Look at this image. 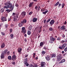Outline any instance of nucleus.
I'll use <instances>...</instances> for the list:
<instances>
[{
  "label": "nucleus",
  "mask_w": 67,
  "mask_h": 67,
  "mask_svg": "<svg viewBox=\"0 0 67 67\" xmlns=\"http://www.w3.org/2000/svg\"><path fill=\"white\" fill-rule=\"evenodd\" d=\"M19 13H17L16 14V15L14 16V18L13 20L15 22L17 21V19L18 18V16H19Z\"/></svg>",
  "instance_id": "1"
},
{
  "label": "nucleus",
  "mask_w": 67,
  "mask_h": 67,
  "mask_svg": "<svg viewBox=\"0 0 67 67\" xmlns=\"http://www.w3.org/2000/svg\"><path fill=\"white\" fill-rule=\"evenodd\" d=\"M25 60V62H24V64H26V66H29V63H27V58H25L24 59Z\"/></svg>",
  "instance_id": "2"
},
{
  "label": "nucleus",
  "mask_w": 67,
  "mask_h": 67,
  "mask_svg": "<svg viewBox=\"0 0 67 67\" xmlns=\"http://www.w3.org/2000/svg\"><path fill=\"white\" fill-rule=\"evenodd\" d=\"M26 11H23L21 12V15L24 18L26 15Z\"/></svg>",
  "instance_id": "3"
},
{
  "label": "nucleus",
  "mask_w": 67,
  "mask_h": 67,
  "mask_svg": "<svg viewBox=\"0 0 67 67\" xmlns=\"http://www.w3.org/2000/svg\"><path fill=\"white\" fill-rule=\"evenodd\" d=\"M1 20L2 21V22H4L6 21H7V18L4 17H1Z\"/></svg>",
  "instance_id": "4"
},
{
  "label": "nucleus",
  "mask_w": 67,
  "mask_h": 67,
  "mask_svg": "<svg viewBox=\"0 0 67 67\" xmlns=\"http://www.w3.org/2000/svg\"><path fill=\"white\" fill-rule=\"evenodd\" d=\"M55 23V21L54 20H52L51 21L49 22V24L51 25H53V24H54Z\"/></svg>",
  "instance_id": "5"
},
{
  "label": "nucleus",
  "mask_w": 67,
  "mask_h": 67,
  "mask_svg": "<svg viewBox=\"0 0 67 67\" xmlns=\"http://www.w3.org/2000/svg\"><path fill=\"white\" fill-rule=\"evenodd\" d=\"M46 59L47 60H50L51 59V58H50V57L49 55H47L45 56Z\"/></svg>",
  "instance_id": "6"
},
{
  "label": "nucleus",
  "mask_w": 67,
  "mask_h": 67,
  "mask_svg": "<svg viewBox=\"0 0 67 67\" xmlns=\"http://www.w3.org/2000/svg\"><path fill=\"white\" fill-rule=\"evenodd\" d=\"M21 30H22V32L23 33V34H25L26 31L25 30V27H22L21 28Z\"/></svg>",
  "instance_id": "7"
},
{
  "label": "nucleus",
  "mask_w": 67,
  "mask_h": 67,
  "mask_svg": "<svg viewBox=\"0 0 67 67\" xmlns=\"http://www.w3.org/2000/svg\"><path fill=\"white\" fill-rule=\"evenodd\" d=\"M46 64V63H45V62H42L41 63V67H43L44 66H45V65Z\"/></svg>",
  "instance_id": "8"
},
{
  "label": "nucleus",
  "mask_w": 67,
  "mask_h": 67,
  "mask_svg": "<svg viewBox=\"0 0 67 67\" xmlns=\"http://www.w3.org/2000/svg\"><path fill=\"white\" fill-rule=\"evenodd\" d=\"M15 59H16V55L15 54H14L12 56V60H15Z\"/></svg>",
  "instance_id": "9"
},
{
  "label": "nucleus",
  "mask_w": 67,
  "mask_h": 67,
  "mask_svg": "<svg viewBox=\"0 0 67 67\" xmlns=\"http://www.w3.org/2000/svg\"><path fill=\"white\" fill-rule=\"evenodd\" d=\"M11 8V10L13 9V7H12V4H9V8Z\"/></svg>",
  "instance_id": "10"
},
{
  "label": "nucleus",
  "mask_w": 67,
  "mask_h": 67,
  "mask_svg": "<svg viewBox=\"0 0 67 67\" xmlns=\"http://www.w3.org/2000/svg\"><path fill=\"white\" fill-rule=\"evenodd\" d=\"M22 50V48L21 47H20L18 48V52L19 53H20L21 52V51Z\"/></svg>",
  "instance_id": "11"
},
{
  "label": "nucleus",
  "mask_w": 67,
  "mask_h": 67,
  "mask_svg": "<svg viewBox=\"0 0 67 67\" xmlns=\"http://www.w3.org/2000/svg\"><path fill=\"white\" fill-rule=\"evenodd\" d=\"M60 29L61 30H65L66 29V27L65 25H63L62 26L61 28Z\"/></svg>",
  "instance_id": "12"
},
{
  "label": "nucleus",
  "mask_w": 67,
  "mask_h": 67,
  "mask_svg": "<svg viewBox=\"0 0 67 67\" xmlns=\"http://www.w3.org/2000/svg\"><path fill=\"white\" fill-rule=\"evenodd\" d=\"M55 38H54L53 37H50V41L52 42H54Z\"/></svg>",
  "instance_id": "13"
},
{
  "label": "nucleus",
  "mask_w": 67,
  "mask_h": 67,
  "mask_svg": "<svg viewBox=\"0 0 67 67\" xmlns=\"http://www.w3.org/2000/svg\"><path fill=\"white\" fill-rule=\"evenodd\" d=\"M23 24L21 21V22L19 23V24L18 26H19V27H21V26H23Z\"/></svg>",
  "instance_id": "14"
},
{
  "label": "nucleus",
  "mask_w": 67,
  "mask_h": 67,
  "mask_svg": "<svg viewBox=\"0 0 67 67\" xmlns=\"http://www.w3.org/2000/svg\"><path fill=\"white\" fill-rule=\"evenodd\" d=\"M33 3H34V2H32L31 3H30V4L29 5V8H31L33 5Z\"/></svg>",
  "instance_id": "15"
},
{
  "label": "nucleus",
  "mask_w": 67,
  "mask_h": 67,
  "mask_svg": "<svg viewBox=\"0 0 67 67\" xmlns=\"http://www.w3.org/2000/svg\"><path fill=\"white\" fill-rule=\"evenodd\" d=\"M21 22L23 24H24V23H26V22H27V20H26V19H25L23 20V21H21Z\"/></svg>",
  "instance_id": "16"
},
{
  "label": "nucleus",
  "mask_w": 67,
  "mask_h": 67,
  "mask_svg": "<svg viewBox=\"0 0 67 67\" xmlns=\"http://www.w3.org/2000/svg\"><path fill=\"white\" fill-rule=\"evenodd\" d=\"M45 43L44 42V41L43 42H41L40 43V46H41V47L43 46L44 45V44Z\"/></svg>",
  "instance_id": "17"
},
{
  "label": "nucleus",
  "mask_w": 67,
  "mask_h": 67,
  "mask_svg": "<svg viewBox=\"0 0 67 67\" xmlns=\"http://www.w3.org/2000/svg\"><path fill=\"white\" fill-rule=\"evenodd\" d=\"M37 20V18H34L32 20L33 22L34 23L36 22V21Z\"/></svg>",
  "instance_id": "18"
},
{
  "label": "nucleus",
  "mask_w": 67,
  "mask_h": 67,
  "mask_svg": "<svg viewBox=\"0 0 67 67\" xmlns=\"http://www.w3.org/2000/svg\"><path fill=\"white\" fill-rule=\"evenodd\" d=\"M66 46H67V44L65 43L62 46V49L63 48L64 49Z\"/></svg>",
  "instance_id": "19"
},
{
  "label": "nucleus",
  "mask_w": 67,
  "mask_h": 67,
  "mask_svg": "<svg viewBox=\"0 0 67 67\" xmlns=\"http://www.w3.org/2000/svg\"><path fill=\"white\" fill-rule=\"evenodd\" d=\"M60 60H62V58L60 57V56L59 55L58 57L57 60H59V61Z\"/></svg>",
  "instance_id": "20"
},
{
  "label": "nucleus",
  "mask_w": 67,
  "mask_h": 67,
  "mask_svg": "<svg viewBox=\"0 0 67 67\" xmlns=\"http://www.w3.org/2000/svg\"><path fill=\"white\" fill-rule=\"evenodd\" d=\"M5 46V44L4 43H3V44L1 45V48H4V46Z\"/></svg>",
  "instance_id": "21"
},
{
  "label": "nucleus",
  "mask_w": 67,
  "mask_h": 67,
  "mask_svg": "<svg viewBox=\"0 0 67 67\" xmlns=\"http://www.w3.org/2000/svg\"><path fill=\"white\" fill-rule=\"evenodd\" d=\"M1 57V59H3V58L4 57V54L2 53Z\"/></svg>",
  "instance_id": "22"
},
{
  "label": "nucleus",
  "mask_w": 67,
  "mask_h": 67,
  "mask_svg": "<svg viewBox=\"0 0 67 67\" xmlns=\"http://www.w3.org/2000/svg\"><path fill=\"white\" fill-rule=\"evenodd\" d=\"M29 31H32V26L31 25H30L29 27Z\"/></svg>",
  "instance_id": "23"
},
{
  "label": "nucleus",
  "mask_w": 67,
  "mask_h": 67,
  "mask_svg": "<svg viewBox=\"0 0 67 67\" xmlns=\"http://www.w3.org/2000/svg\"><path fill=\"white\" fill-rule=\"evenodd\" d=\"M59 4V2H57L56 3V4H55L54 5V6L55 7H57V6L58 4Z\"/></svg>",
  "instance_id": "24"
},
{
  "label": "nucleus",
  "mask_w": 67,
  "mask_h": 67,
  "mask_svg": "<svg viewBox=\"0 0 67 67\" xmlns=\"http://www.w3.org/2000/svg\"><path fill=\"white\" fill-rule=\"evenodd\" d=\"M48 10H46L45 12H43L42 14H46L47 13V12H48Z\"/></svg>",
  "instance_id": "25"
},
{
  "label": "nucleus",
  "mask_w": 67,
  "mask_h": 67,
  "mask_svg": "<svg viewBox=\"0 0 67 67\" xmlns=\"http://www.w3.org/2000/svg\"><path fill=\"white\" fill-rule=\"evenodd\" d=\"M27 34L28 35H31V31H28L27 32Z\"/></svg>",
  "instance_id": "26"
},
{
  "label": "nucleus",
  "mask_w": 67,
  "mask_h": 67,
  "mask_svg": "<svg viewBox=\"0 0 67 67\" xmlns=\"http://www.w3.org/2000/svg\"><path fill=\"white\" fill-rule=\"evenodd\" d=\"M4 5L6 6H9V2H7L5 3Z\"/></svg>",
  "instance_id": "27"
},
{
  "label": "nucleus",
  "mask_w": 67,
  "mask_h": 67,
  "mask_svg": "<svg viewBox=\"0 0 67 67\" xmlns=\"http://www.w3.org/2000/svg\"><path fill=\"white\" fill-rule=\"evenodd\" d=\"M46 53V52L44 51H42V54L43 55H44V54H45Z\"/></svg>",
  "instance_id": "28"
},
{
  "label": "nucleus",
  "mask_w": 67,
  "mask_h": 67,
  "mask_svg": "<svg viewBox=\"0 0 67 67\" xmlns=\"http://www.w3.org/2000/svg\"><path fill=\"white\" fill-rule=\"evenodd\" d=\"M65 4L64 3H63L62 4V8H64L65 6Z\"/></svg>",
  "instance_id": "29"
},
{
  "label": "nucleus",
  "mask_w": 67,
  "mask_h": 67,
  "mask_svg": "<svg viewBox=\"0 0 67 67\" xmlns=\"http://www.w3.org/2000/svg\"><path fill=\"white\" fill-rule=\"evenodd\" d=\"M32 14H33V12H31L29 13L28 15H31Z\"/></svg>",
  "instance_id": "30"
},
{
  "label": "nucleus",
  "mask_w": 67,
  "mask_h": 67,
  "mask_svg": "<svg viewBox=\"0 0 67 67\" xmlns=\"http://www.w3.org/2000/svg\"><path fill=\"white\" fill-rule=\"evenodd\" d=\"M14 36V35L13 34H11L10 35V36L11 38H13V36Z\"/></svg>",
  "instance_id": "31"
},
{
  "label": "nucleus",
  "mask_w": 67,
  "mask_h": 67,
  "mask_svg": "<svg viewBox=\"0 0 67 67\" xmlns=\"http://www.w3.org/2000/svg\"><path fill=\"white\" fill-rule=\"evenodd\" d=\"M56 57V54H52V57Z\"/></svg>",
  "instance_id": "32"
},
{
  "label": "nucleus",
  "mask_w": 67,
  "mask_h": 67,
  "mask_svg": "<svg viewBox=\"0 0 67 67\" xmlns=\"http://www.w3.org/2000/svg\"><path fill=\"white\" fill-rule=\"evenodd\" d=\"M1 13H3V12H4V9L2 8L1 10Z\"/></svg>",
  "instance_id": "33"
},
{
  "label": "nucleus",
  "mask_w": 67,
  "mask_h": 67,
  "mask_svg": "<svg viewBox=\"0 0 67 67\" xmlns=\"http://www.w3.org/2000/svg\"><path fill=\"white\" fill-rule=\"evenodd\" d=\"M61 38H62L59 37H58L57 38V40H58V41H60V40H61Z\"/></svg>",
  "instance_id": "34"
},
{
  "label": "nucleus",
  "mask_w": 67,
  "mask_h": 67,
  "mask_svg": "<svg viewBox=\"0 0 67 67\" xmlns=\"http://www.w3.org/2000/svg\"><path fill=\"white\" fill-rule=\"evenodd\" d=\"M38 8V7H37V6H36L35 8V10H36V11L38 10L37 9Z\"/></svg>",
  "instance_id": "35"
},
{
  "label": "nucleus",
  "mask_w": 67,
  "mask_h": 67,
  "mask_svg": "<svg viewBox=\"0 0 67 67\" xmlns=\"http://www.w3.org/2000/svg\"><path fill=\"white\" fill-rule=\"evenodd\" d=\"M53 30V28L52 27H50L49 28V30L50 31H52Z\"/></svg>",
  "instance_id": "36"
},
{
  "label": "nucleus",
  "mask_w": 67,
  "mask_h": 67,
  "mask_svg": "<svg viewBox=\"0 0 67 67\" xmlns=\"http://www.w3.org/2000/svg\"><path fill=\"white\" fill-rule=\"evenodd\" d=\"M51 18L49 19L48 20H47L46 21V22L47 23H48V22H50V21H51Z\"/></svg>",
  "instance_id": "37"
},
{
  "label": "nucleus",
  "mask_w": 67,
  "mask_h": 67,
  "mask_svg": "<svg viewBox=\"0 0 67 67\" xmlns=\"http://www.w3.org/2000/svg\"><path fill=\"white\" fill-rule=\"evenodd\" d=\"M37 64H35L34 65H33V67H37Z\"/></svg>",
  "instance_id": "38"
},
{
  "label": "nucleus",
  "mask_w": 67,
  "mask_h": 67,
  "mask_svg": "<svg viewBox=\"0 0 67 67\" xmlns=\"http://www.w3.org/2000/svg\"><path fill=\"white\" fill-rule=\"evenodd\" d=\"M4 8L5 9H8V8H9V6H4Z\"/></svg>",
  "instance_id": "39"
},
{
  "label": "nucleus",
  "mask_w": 67,
  "mask_h": 67,
  "mask_svg": "<svg viewBox=\"0 0 67 67\" xmlns=\"http://www.w3.org/2000/svg\"><path fill=\"white\" fill-rule=\"evenodd\" d=\"M1 34L3 36L5 35V33H4V32H1Z\"/></svg>",
  "instance_id": "40"
},
{
  "label": "nucleus",
  "mask_w": 67,
  "mask_h": 67,
  "mask_svg": "<svg viewBox=\"0 0 67 67\" xmlns=\"http://www.w3.org/2000/svg\"><path fill=\"white\" fill-rule=\"evenodd\" d=\"M64 43H66V42H67V38H66L65 39V40H64Z\"/></svg>",
  "instance_id": "41"
},
{
  "label": "nucleus",
  "mask_w": 67,
  "mask_h": 67,
  "mask_svg": "<svg viewBox=\"0 0 67 67\" xmlns=\"http://www.w3.org/2000/svg\"><path fill=\"white\" fill-rule=\"evenodd\" d=\"M65 42V41H64V40H62L61 41V43H62V44H63V43H64Z\"/></svg>",
  "instance_id": "42"
},
{
  "label": "nucleus",
  "mask_w": 67,
  "mask_h": 67,
  "mask_svg": "<svg viewBox=\"0 0 67 67\" xmlns=\"http://www.w3.org/2000/svg\"><path fill=\"white\" fill-rule=\"evenodd\" d=\"M41 31H42V27H40V30L39 31V33H40V32H41Z\"/></svg>",
  "instance_id": "43"
},
{
  "label": "nucleus",
  "mask_w": 67,
  "mask_h": 67,
  "mask_svg": "<svg viewBox=\"0 0 67 67\" xmlns=\"http://www.w3.org/2000/svg\"><path fill=\"white\" fill-rule=\"evenodd\" d=\"M9 60H11V56H9Z\"/></svg>",
  "instance_id": "44"
},
{
  "label": "nucleus",
  "mask_w": 67,
  "mask_h": 67,
  "mask_svg": "<svg viewBox=\"0 0 67 67\" xmlns=\"http://www.w3.org/2000/svg\"><path fill=\"white\" fill-rule=\"evenodd\" d=\"M29 55L27 54L25 56L24 58H26V57H27V56H28Z\"/></svg>",
  "instance_id": "45"
},
{
  "label": "nucleus",
  "mask_w": 67,
  "mask_h": 67,
  "mask_svg": "<svg viewBox=\"0 0 67 67\" xmlns=\"http://www.w3.org/2000/svg\"><path fill=\"white\" fill-rule=\"evenodd\" d=\"M9 8H10V9H9V12H10L11 11H12V10H13V9H11V7H9Z\"/></svg>",
  "instance_id": "46"
},
{
  "label": "nucleus",
  "mask_w": 67,
  "mask_h": 67,
  "mask_svg": "<svg viewBox=\"0 0 67 67\" xmlns=\"http://www.w3.org/2000/svg\"><path fill=\"white\" fill-rule=\"evenodd\" d=\"M65 52H67V47H66L64 49Z\"/></svg>",
  "instance_id": "47"
},
{
  "label": "nucleus",
  "mask_w": 67,
  "mask_h": 67,
  "mask_svg": "<svg viewBox=\"0 0 67 67\" xmlns=\"http://www.w3.org/2000/svg\"><path fill=\"white\" fill-rule=\"evenodd\" d=\"M15 6L16 7H19V5H18V4L16 3L15 5Z\"/></svg>",
  "instance_id": "48"
},
{
  "label": "nucleus",
  "mask_w": 67,
  "mask_h": 67,
  "mask_svg": "<svg viewBox=\"0 0 67 67\" xmlns=\"http://www.w3.org/2000/svg\"><path fill=\"white\" fill-rule=\"evenodd\" d=\"M8 52L7 50H5L4 51V53L6 54L7 53V52Z\"/></svg>",
  "instance_id": "49"
},
{
  "label": "nucleus",
  "mask_w": 67,
  "mask_h": 67,
  "mask_svg": "<svg viewBox=\"0 0 67 67\" xmlns=\"http://www.w3.org/2000/svg\"><path fill=\"white\" fill-rule=\"evenodd\" d=\"M62 61L63 63H64V62H65V59H62Z\"/></svg>",
  "instance_id": "50"
},
{
  "label": "nucleus",
  "mask_w": 67,
  "mask_h": 67,
  "mask_svg": "<svg viewBox=\"0 0 67 67\" xmlns=\"http://www.w3.org/2000/svg\"><path fill=\"white\" fill-rule=\"evenodd\" d=\"M43 49H45V50H46V49H47V48H46V47L44 46L43 47Z\"/></svg>",
  "instance_id": "51"
},
{
  "label": "nucleus",
  "mask_w": 67,
  "mask_h": 67,
  "mask_svg": "<svg viewBox=\"0 0 67 67\" xmlns=\"http://www.w3.org/2000/svg\"><path fill=\"white\" fill-rule=\"evenodd\" d=\"M30 49H31V48L30 47H29L27 49V50H28V51H30Z\"/></svg>",
  "instance_id": "52"
},
{
  "label": "nucleus",
  "mask_w": 67,
  "mask_h": 67,
  "mask_svg": "<svg viewBox=\"0 0 67 67\" xmlns=\"http://www.w3.org/2000/svg\"><path fill=\"white\" fill-rule=\"evenodd\" d=\"M67 24V21H65L63 23V24Z\"/></svg>",
  "instance_id": "53"
},
{
  "label": "nucleus",
  "mask_w": 67,
  "mask_h": 67,
  "mask_svg": "<svg viewBox=\"0 0 67 67\" xmlns=\"http://www.w3.org/2000/svg\"><path fill=\"white\" fill-rule=\"evenodd\" d=\"M12 64H13V65H15V62H12Z\"/></svg>",
  "instance_id": "54"
},
{
  "label": "nucleus",
  "mask_w": 67,
  "mask_h": 67,
  "mask_svg": "<svg viewBox=\"0 0 67 67\" xmlns=\"http://www.w3.org/2000/svg\"><path fill=\"white\" fill-rule=\"evenodd\" d=\"M62 5V4L60 3L59 4V6H58V8H60V6H61V5Z\"/></svg>",
  "instance_id": "55"
},
{
  "label": "nucleus",
  "mask_w": 67,
  "mask_h": 67,
  "mask_svg": "<svg viewBox=\"0 0 67 67\" xmlns=\"http://www.w3.org/2000/svg\"><path fill=\"white\" fill-rule=\"evenodd\" d=\"M46 21V19H45L43 21L44 23H45Z\"/></svg>",
  "instance_id": "56"
},
{
  "label": "nucleus",
  "mask_w": 67,
  "mask_h": 67,
  "mask_svg": "<svg viewBox=\"0 0 67 67\" xmlns=\"http://www.w3.org/2000/svg\"><path fill=\"white\" fill-rule=\"evenodd\" d=\"M59 49H63V48H62V47H59Z\"/></svg>",
  "instance_id": "57"
},
{
  "label": "nucleus",
  "mask_w": 67,
  "mask_h": 67,
  "mask_svg": "<svg viewBox=\"0 0 67 67\" xmlns=\"http://www.w3.org/2000/svg\"><path fill=\"white\" fill-rule=\"evenodd\" d=\"M13 31V30H12V29H10L9 30V31L10 32H12Z\"/></svg>",
  "instance_id": "58"
},
{
  "label": "nucleus",
  "mask_w": 67,
  "mask_h": 67,
  "mask_svg": "<svg viewBox=\"0 0 67 67\" xmlns=\"http://www.w3.org/2000/svg\"><path fill=\"white\" fill-rule=\"evenodd\" d=\"M15 14H16V13H13V15H15Z\"/></svg>",
  "instance_id": "59"
},
{
  "label": "nucleus",
  "mask_w": 67,
  "mask_h": 67,
  "mask_svg": "<svg viewBox=\"0 0 67 67\" xmlns=\"http://www.w3.org/2000/svg\"><path fill=\"white\" fill-rule=\"evenodd\" d=\"M35 58V59L37 60V59H38V56L36 57Z\"/></svg>",
  "instance_id": "60"
},
{
  "label": "nucleus",
  "mask_w": 67,
  "mask_h": 67,
  "mask_svg": "<svg viewBox=\"0 0 67 67\" xmlns=\"http://www.w3.org/2000/svg\"><path fill=\"white\" fill-rule=\"evenodd\" d=\"M28 67H33V65H30Z\"/></svg>",
  "instance_id": "61"
},
{
  "label": "nucleus",
  "mask_w": 67,
  "mask_h": 67,
  "mask_svg": "<svg viewBox=\"0 0 67 67\" xmlns=\"http://www.w3.org/2000/svg\"><path fill=\"white\" fill-rule=\"evenodd\" d=\"M40 6H39L38 8V11H39V10H40Z\"/></svg>",
  "instance_id": "62"
},
{
  "label": "nucleus",
  "mask_w": 67,
  "mask_h": 67,
  "mask_svg": "<svg viewBox=\"0 0 67 67\" xmlns=\"http://www.w3.org/2000/svg\"><path fill=\"white\" fill-rule=\"evenodd\" d=\"M24 41L25 42H26V41H27V40L26 39V38H25Z\"/></svg>",
  "instance_id": "63"
},
{
  "label": "nucleus",
  "mask_w": 67,
  "mask_h": 67,
  "mask_svg": "<svg viewBox=\"0 0 67 67\" xmlns=\"http://www.w3.org/2000/svg\"><path fill=\"white\" fill-rule=\"evenodd\" d=\"M63 38H64V37H65V35L64 34H63Z\"/></svg>",
  "instance_id": "64"
}]
</instances>
